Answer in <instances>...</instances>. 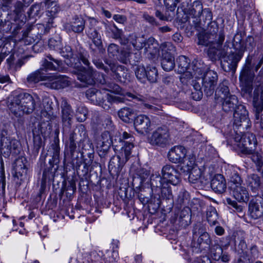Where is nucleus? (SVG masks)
Masks as SVG:
<instances>
[{
    "label": "nucleus",
    "instance_id": "6e6552de",
    "mask_svg": "<svg viewBox=\"0 0 263 263\" xmlns=\"http://www.w3.org/2000/svg\"><path fill=\"white\" fill-rule=\"evenodd\" d=\"M27 80L28 82H39L40 81H49L53 82H69L68 77L61 75L58 73H46L44 69H39L29 74Z\"/></svg>",
    "mask_w": 263,
    "mask_h": 263
},
{
    "label": "nucleus",
    "instance_id": "680f3d73",
    "mask_svg": "<svg viewBox=\"0 0 263 263\" xmlns=\"http://www.w3.org/2000/svg\"><path fill=\"white\" fill-rule=\"evenodd\" d=\"M250 252L251 260L257 258L260 255V251L257 246L255 245L252 244L250 246Z\"/></svg>",
    "mask_w": 263,
    "mask_h": 263
},
{
    "label": "nucleus",
    "instance_id": "bf43d9fd",
    "mask_svg": "<svg viewBox=\"0 0 263 263\" xmlns=\"http://www.w3.org/2000/svg\"><path fill=\"white\" fill-rule=\"evenodd\" d=\"M48 46L50 49L59 51L61 49V41L60 40H56L54 39H50L48 41Z\"/></svg>",
    "mask_w": 263,
    "mask_h": 263
},
{
    "label": "nucleus",
    "instance_id": "2f4dec72",
    "mask_svg": "<svg viewBox=\"0 0 263 263\" xmlns=\"http://www.w3.org/2000/svg\"><path fill=\"white\" fill-rule=\"evenodd\" d=\"M46 57L50 61L45 59L43 60L42 65L45 68L52 70H59L62 68L63 62L61 60L54 59L51 54L47 55Z\"/></svg>",
    "mask_w": 263,
    "mask_h": 263
},
{
    "label": "nucleus",
    "instance_id": "1a4fd4ad",
    "mask_svg": "<svg viewBox=\"0 0 263 263\" xmlns=\"http://www.w3.org/2000/svg\"><path fill=\"white\" fill-rule=\"evenodd\" d=\"M237 145L243 154H251L257 145V140L255 136L252 133H247L242 136L238 134L234 138Z\"/></svg>",
    "mask_w": 263,
    "mask_h": 263
},
{
    "label": "nucleus",
    "instance_id": "2eb2a0df",
    "mask_svg": "<svg viewBox=\"0 0 263 263\" xmlns=\"http://www.w3.org/2000/svg\"><path fill=\"white\" fill-rule=\"evenodd\" d=\"M177 71L181 74L180 79L181 82L188 81L192 76L191 69L190 67V60L185 56H179L177 59Z\"/></svg>",
    "mask_w": 263,
    "mask_h": 263
},
{
    "label": "nucleus",
    "instance_id": "a18cd8bd",
    "mask_svg": "<svg viewBox=\"0 0 263 263\" xmlns=\"http://www.w3.org/2000/svg\"><path fill=\"white\" fill-rule=\"evenodd\" d=\"M253 149L252 153L251 154H245L250 155L252 161L255 164L257 170H259L263 166V157L261 154L258 152H254Z\"/></svg>",
    "mask_w": 263,
    "mask_h": 263
},
{
    "label": "nucleus",
    "instance_id": "f03ea898",
    "mask_svg": "<svg viewBox=\"0 0 263 263\" xmlns=\"http://www.w3.org/2000/svg\"><path fill=\"white\" fill-rule=\"evenodd\" d=\"M88 57L86 51L80 47L78 54L67 59L65 63L76 69L74 74L81 82H87L91 79L92 82H104V75L90 66Z\"/></svg>",
    "mask_w": 263,
    "mask_h": 263
},
{
    "label": "nucleus",
    "instance_id": "6ab92c4d",
    "mask_svg": "<svg viewBox=\"0 0 263 263\" xmlns=\"http://www.w3.org/2000/svg\"><path fill=\"white\" fill-rule=\"evenodd\" d=\"M249 210L251 217L257 219L263 215V199L260 197L253 199L249 205Z\"/></svg>",
    "mask_w": 263,
    "mask_h": 263
},
{
    "label": "nucleus",
    "instance_id": "473e14b6",
    "mask_svg": "<svg viewBox=\"0 0 263 263\" xmlns=\"http://www.w3.org/2000/svg\"><path fill=\"white\" fill-rule=\"evenodd\" d=\"M237 103V97L235 95H231L225 97L221 102H218V103H221L222 109L225 112L234 110Z\"/></svg>",
    "mask_w": 263,
    "mask_h": 263
},
{
    "label": "nucleus",
    "instance_id": "5701e85b",
    "mask_svg": "<svg viewBox=\"0 0 263 263\" xmlns=\"http://www.w3.org/2000/svg\"><path fill=\"white\" fill-rule=\"evenodd\" d=\"M211 186L212 190L217 193H222L227 189V183L223 176L217 174L214 176L211 182Z\"/></svg>",
    "mask_w": 263,
    "mask_h": 263
},
{
    "label": "nucleus",
    "instance_id": "dca6fc26",
    "mask_svg": "<svg viewBox=\"0 0 263 263\" xmlns=\"http://www.w3.org/2000/svg\"><path fill=\"white\" fill-rule=\"evenodd\" d=\"M187 151L181 145L175 146L168 152L167 154L170 161L174 163H182L184 162Z\"/></svg>",
    "mask_w": 263,
    "mask_h": 263
},
{
    "label": "nucleus",
    "instance_id": "0e129e2a",
    "mask_svg": "<svg viewBox=\"0 0 263 263\" xmlns=\"http://www.w3.org/2000/svg\"><path fill=\"white\" fill-rule=\"evenodd\" d=\"M142 17L145 21L153 26H158L159 25V23L157 21L155 18L147 13H144L143 14Z\"/></svg>",
    "mask_w": 263,
    "mask_h": 263
},
{
    "label": "nucleus",
    "instance_id": "9d476101",
    "mask_svg": "<svg viewBox=\"0 0 263 263\" xmlns=\"http://www.w3.org/2000/svg\"><path fill=\"white\" fill-rule=\"evenodd\" d=\"M171 136L168 128L165 126L157 127L148 138L149 143L153 146L164 147L169 144Z\"/></svg>",
    "mask_w": 263,
    "mask_h": 263
},
{
    "label": "nucleus",
    "instance_id": "a211bd4d",
    "mask_svg": "<svg viewBox=\"0 0 263 263\" xmlns=\"http://www.w3.org/2000/svg\"><path fill=\"white\" fill-rule=\"evenodd\" d=\"M234 125L239 127L244 125L247 127L249 122L248 112L243 105H239L233 114Z\"/></svg>",
    "mask_w": 263,
    "mask_h": 263
},
{
    "label": "nucleus",
    "instance_id": "49530a36",
    "mask_svg": "<svg viewBox=\"0 0 263 263\" xmlns=\"http://www.w3.org/2000/svg\"><path fill=\"white\" fill-rule=\"evenodd\" d=\"M146 79L149 82H157L160 80L157 70L155 67H147Z\"/></svg>",
    "mask_w": 263,
    "mask_h": 263
},
{
    "label": "nucleus",
    "instance_id": "9b49d317",
    "mask_svg": "<svg viewBox=\"0 0 263 263\" xmlns=\"http://www.w3.org/2000/svg\"><path fill=\"white\" fill-rule=\"evenodd\" d=\"M235 245V250L238 257V263H249L251 260L250 246H247L245 239L243 238H236Z\"/></svg>",
    "mask_w": 263,
    "mask_h": 263
},
{
    "label": "nucleus",
    "instance_id": "58836bf2",
    "mask_svg": "<svg viewBox=\"0 0 263 263\" xmlns=\"http://www.w3.org/2000/svg\"><path fill=\"white\" fill-rule=\"evenodd\" d=\"M175 65L174 55L164 54L161 59V66L162 68L167 71L173 69Z\"/></svg>",
    "mask_w": 263,
    "mask_h": 263
},
{
    "label": "nucleus",
    "instance_id": "412c9836",
    "mask_svg": "<svg viewBox=\"0 0 263 263\" xmlns=\"http://www.w3.org/2000/svg\"><path fill=\"white\" fill-rule=\"evenodd\" d=\"M231 193L239 202H247L249 199V194L246 187L241 185L230 186Z\"/></svg>",
    "mask_w": 263,
    "mask_h": 263
},
{
    "label": "nucleus",
    "instance_id": "0eeeda50",
    "mask_svg": "<svg viewBox=\"0 0 263 263\" xmlns=\"http://www.w3.org/2000/svg\"><path fill=\"white\" fill-rule=\"evenodd\" d=\"M52 125L49 121L34 122L32 126L34 148L39 151L42 144V139L48 137L52 130Z\"/></svg>",
    "mask_w": 263,
    "mask_h": 263
},
{
    "label": "nucleus",
    "instance_id": "a19ab883",
    "mask_svg": "<svg viewBox=\"0 0 263 263\" xmlns=\"http://www.w3.org/2000/svg\"><path fill=\"white\" fill-rule=\"evenodd\" d=\"M218 214L216 209L213 206H210L206 212V219L211 226H215L218 223Z\"/></svg>",
    "mask_w": 263,
    "mask_h": 263
},
{
    "label": "nucleus",
    "instance_id": "aec40b11",
    "mask_svg": "<svg viewBox=\"0 0 263 263\" xmlns=\"http://www.w3.org/2000/svg\"><path fill=\"white\" fill-rule=\"evenodd\" d=\"M89 23L90 25L86 30V34L92 40L94 45L98 48H100L102 46L101 36L98 31L93 28L96 21L93 18L91 19Z\"/></svg>",
    "mask_w": 263,
    "mask_h": 263
},
{
    "label": "nucleus",
    "instance_id": "e433bc0d",
    "mask_svg": "<svg viewBox=\"0 0 263 263\" xmlns=\"http://www.w3.org/2000/svg\"><path fill=\"white\" fill-rule=\"evenodd\" d=\"M190 163H187L186 165L188 167L187 171H190L189 179L190 181L195 183L201 177V173L200 170L197 166L194 167L195 161L194 160L189 161Z\"/></svg>",
    "mask_w": 263,
    "mask_h": 263
},
{
    "label": "nucleus",
    "instance_id": "7ed1b4c3",
    "mask_svg": "<svg viewBox=\"0 0 263 263\" xmlns=\"http://www.w3.org/2000/svg\"><path fill=\"white\" fill-rule=\"evenodd\" d=\"M121 147L119 153L111 157L108 164L110 174L119 175L125 163L129 158L132 149L134 147V137L126 132L123 133L119 139Z\"/></svg>",
    "mask_w": 263,
    "mask_h": 263
},
{
    "label": "nucleus",
    "instance_id": "f704fd0d",
    "mask_svg": "<svg viewBox=\"0 0 263 263\" xmlns=\"http://www.w3.org/2000/svg\"><path fill=\"white\" fill-rule=\"evenodd\" d=\"M61 108L62 109L63 122L65 125L67 124L68 126H70V122L72 117V111L70 106L68 104V102L65 99H62Z\"/></svg>",
    "mask_w": 263,
    "mask_h": 263
},
{
    "label": "nucleus",
    "instance_id": "864d4df0",
    "mask_svg": "<svg viewBox=\"0 0 263 263\" xmlns=\"http://www.w3.org/2000/svg\"><path fill=\"white\" fill-rule=\"evenodd\" d=\"M230 181L231 186H233V185L237 186L241 185L242 183V180L239 175L235 172H232L231 173V175L230 176Z\"/></svg>",
    "mask_w": 263,
    "mask_h": 263
},
{
    "label": "nucleus",
    "instance_id": "f257e3e1",
    "mask_svg": "<svg viewBox=\"0 0 263 263\" xmlns=\"http://www.w3.org/2000/svg\"><path fill=\"white\" fill-rule=\"evenodd\" d=\"M237 35H235L234 39V46L238 50V52H232L230 53L227 57H226L227 52L225 49H221V46L224 40L225 36L223 31H220L218 34V39L216 42L212 44L207 50L208 56L212 62H215L221 58H225L222 65L225 71H231L233 73L235 72L237 67L238 63L242 58L245 47L242 43L240 39H238L240 42L236 41Z\"/></svg>",
    "mask_w": 263,
    "mask_h": 263
},
{
    "label": "nucleus",
    "instance_id": "052dcab7",
    "mask_svg": "<svg viewBox=\"0 0 263 263\" xmlns=\"http://www.w3.org/2000/svg\"><path fill=\"white\" fill-rule=\"evenodd\" d=\"M59 51L62 55L67 59L74 55L71 47L69 45H66L63 48L61 47V49Z\"/></svg>",
    "mask_w": 263,
    "mask_h": 263
},
{
    "label": "nucleus",
    "instance_id": "c03bdc74",
    "mask_svg": "<svg viewBox=\"0 0 263 263\" xmlns=\"http://www.w3.org/2000/svg\"><path fill=\"white\" fill-rule=\"evenodd\" d=\"M168 184L167 182H164L163 185L158 189L156 192L158 194L160 192L161 197L163 199H170L172 197L171 189Z\"/></svg>",
    "mask_w": 263,
    "mask_h": 263
},
{
    "label": "nucleus",
    "instance_id": "cd10ccee",
    "mask_svg": "<svg viewBox=\"0 0 263 263\" xmlns=\"http://www.w3.org/2000/svg\"><path fill=\"white\" fill-rule=\"evenodd\" d=\"M246 184L254 195H256L260 189L261 179L257 174H250L247 176Z\"/></svg>",
    "mask_w": 263,
    "mask_h": 263
},
{
    "label": "nucleus",
    "instance_id": "f3484780",
    "mask_svg": "<svg viewBox=\"0 0 263 263\" xmlns=\"http://www.w3.org/2000/svg\"><path fill=\"white\" fill-rule=\"evenodd\" d=\"M134 126L139 133L142 135L146 134L151 129V120L145 115H138L134 120Z\"/></svg>",
    "mask_w": 263,
    "mask_h": 263
},
{
    "label": "nucleus",
    "instance_id": "c9c22d12",
    "mask_svg": "<svg viewBox=\"0 0 263 263\" xmlns=\"http://www.w3.org/2000/svg\"><path fill=\"white\" fill-rule=\"evenodd\" d=\"M231 95L229 87L225 85L224 83H219L218 86L215 90V99L217 103L221 102L222 100Z\"/></svg>",
    "mask_w": 263,
    "mask_h": 263
},
{
    "label": "nucleus",
    "instance_id": "4468645a",
    "mask_svg": "<svg viewBox=\"0 0 263 263\" xmlns=\"http://www.w3.org/2000/svg\"><path fill=\"white\" fill-rule=\"evenodd\" d=\"M112 144L110 135L108 132H103L96 141V147L99 156L105 158L108 153Z\"/></svg>",
    "mask_w": 263,
    "mask_h": 263
},
{
    "label": "nucleus",
    "instance_id": "de8ad7c7",
    "mask_svg": "<svg viewBox=\"0 0 263 263\" xmlns=\"http://www.w3.org/2000/svg\"><path fill=\"white\" fill-rule=\"evenodd\" d=\"M88 111L87 108L83 106H79L76 110V117L80 122L85 121L87 119Z\"/></svg>",
    "mask_w": 263,
    "mask_h": 263
},
{
    "label": "nucleus",
    "instance_id": "39448f33",
    "mask_svg": "<svg viewBox=\"0 0 263 263\" xmlns=\"http://www.w3.org/2000/svg\"><path fill=\"white\" fill-rule=\"evenodd\" d=\"M211 240L205 228L201 224H196L193 230L192 248L193 252L199 253L210 247Z\"/></svg>",
    "mask_w": 263,
    "mask_h": 263
},
{
    "label": "nucleus",
    "instance_id": "8fccbe9b",
    "mask_svg": "<svg viewBox=\"0 0 263 263\" xmlns=\"http://www.w3.org/2000/svg\"><path fill=\"white\" fill-rule=\"evenodd\" d=\"M191 71L192 76L191 79H194L193 80V82L200 80V79H201L202 81H203L204 73L202 72L201 68L197 67L195 65H193L192 67Z\"/></svg>",
    "mask_w": 263,
    "mask_h": 263
},
{
    "label": "nucleus",
    "instance_id": "a878e982",
    "mask_svg": "<svg viewBox=\"0 0 263 263\" xmlns=\"http://www.w3.org/2000/svg\"><path fill=\"white\" fill-rule=\"evenodd\" d=\"M255 77L254 72L252 69L251 62L247 61L240 74V82H253Z\"/></svg>",
    "mask_w": 263,
    "mask_h": 263
},
{
    "label": "nucleus",
    "instance_id": "393cba45",
    "mask_svg": "<svg viewBox=\"0 0 263 263\" xmlns=\"http://www.w3.org/2000/svg\"><path fill=\"white\" fill-rule=\"evenodd\" d=\"M253 104L259 111L263 110V83L260 84L254 90Z\"/></svg>",
    "mask_w": 263,
    "mask_h": 263
},
{
    "label": "nucleus",
    "instance_id": "72a5a7b5",
    "mask_svg": "<svg viewBox=\"0 0 263 263\" xmlns=\"http://www.w3.org/2000/svg\"><path fill=\"white\" fill-rule=\"evenodd\" d=\"M109 31L111 33V37L116 40H118L120 43L122 45H127V37L124 35L123 31L122 29H119L117 26L113 23L112 25H110L108 26Z\"/></svg>",
    "mask_w": 263,
    "mask_h": 263
},
{
    "label": "nucleus",
    "instance_id": "5fc2aeb1",
    "mask_svg": "<svg viewBox=\"0 0 263 263\" xmlns=\"http://www.w3.org/2000/svg\"><path fill=\"white\" fill-rule=\"evenodd\" d=\"M133 53L128 49H123L121 53V61L123 63H132L133 59Z\"/></svg>",
    "mask_w": 263,
    "mask_h": 263
},
{
    "label": "nucleus",
    "instance_id": "6e6d98bb",
    "mask_svg": "<svg viewBox=\"0 0 263 263\" xmlns=\"http://www.w3.org/2000/svg\"><path fill=\"white\" fill-rule=\"evenodd\" d=\"M79 148L81 147L83 151L92 152L93 145L92 143L88 139H81L80 140Z\"/></svg>",
    "mask_w": 263,
    "mask_h": 263
},
{
    "label": "nucleus",
    "instance_id": "69168bd1",
    "mask_svg": "<svg viewBox=\"0 0 263 263\" xmlns=\"http://www.w3.org/2000/svg\"><path fill=\"white\" fill-rule=\"evenodd\" d=\"M119 50V47L115 44H110L107 49L108 54L110 57H114L116 55Z\"/></svg>",
    "mask_w": 263,
    "mask_h": 263
},
{
    "label": "nucleus",
    "instance_id": "7c9ffc66",
    "mask_svg": "<svg viewBox=\"0 0 263 263\" xmlns=\"http://www.w3.org/2000/svg\"><path fill=\"white\" fill-rule=\"evenodd\" d=\"M17 141L11 140L7 137H3L1 141V148L5 154L9 155L12 149H16L17 147Z\"/></svg>",
    "mask_w": 263,
    "mask_h": 263
},
{
    "label": "nucleus",
    "instance_id": "3c124183",
    "mask_svg": "<svg viewBox=\"0 0 263 263\" xmlns=\"http://www.w3.org/2000/svg\"><path fill=\"white\" fill-rule=\"evenodd\" d=\"M217 80V73L210 70L204 73L202 82H216Z\"/></svg>",
    "mask_w": 263,
    "mask_h": 263
},
{
    "label": "nucleus",
    "instance_id": "13d9d810",
    "mask_svg": "<svg viewBox=\"0 0 263 263\" xmlns=\"http://www.w3.org/2000/svg\"><path fill=\"white\" fill-rule=\"evenodd\" d=\"M223 253V250L219 245L214 247L211 250L212 256L214 260H219Z\"/></svg>",
    "mask_w": 263,
    "mask_h": 263
},
{
    "label": "nucleus",
    "instance_id": "4c0bfd02",
    "mask_svg": "<svg viewBox=\"0 0 263 263\" xmlns=\"http://www.w3.org/2000/svg\"><path fill=\"white\" fill-rule=\"evenodd\" d=\"M134 114V110L129 107L122 108L118 113L119 117L126 123H130L133 121Z\"/></svg>",
    "mask_w": 263,
    "mask_h": 263
},
{
    "label": "nucleus",
    "instance_id": "ddd939ff",
    "mask_svg": "<svg viewBox=\"0 0 263 263\" xmlns=\"http://www.w3.org/2000/svg\"><path fill=\"white\" fill-rule=\"evenodd\" d=\"M161 175L164 181L173 185H176L180 182V174L173 165H164L162 168Z\"/></svg>",
    "mask_w": 263,
    "mask_h": 263
},
{
    "label": "nucleus",
    "instance_id": "338daca9",
    "mask_svg": "<svg viewBox=\"0 0 263 263\" xmlns=\"http://www.w3.org/2000/svg\"><path fill=\"white\" fill-rule=\"evenodd\" d=\"M225 201L228 205L234 208L236 210V211H237V212H241L242 211V206L238 205V204L237 203V202L235 201L232 200L230 198H227L226 199Z\"/></svg>",
    "mask_w": 263,
    "mask_h": 263
},
{
    "label": "nucleus",
    "instance_id": "bb28decb",
    "mask_svg": "<svg viewBox=\"0 0 263 263\" xmlns=\"http://www.w3.org/2000/svg\"><path fill=\"white\" fill-rule=\"evenodd\" d=\"M26 162L27 160L25 158L19 157L16 159L14 163V170L15 171V176L21 180L27 174Z\"/></svg>",
    "mask_w": 263,
    "mask_h": 263
},
{
    "label": "nucleus",
    "instance_id": "f8f14e48",
    "mask_svg": "<svg viewBox=\"0 0 263 263\" xmlns=\"http://www.w3.org/2000/svg\"><path fill=\"white\" fill-rule=\"evenodd\" d=\"M193 86L192 89L191 97L193 99L196 101L200 100L203 96V89L205 94L207 96H212L215 90V85L214 83H191Z\"/></svg>",
    "mask_w": 263,
    "mask_h": 263
},
{
    "label": "nucleus",
    "instance_id": "e2e57ef3",
    "mask_svg": "<svg viewBox=\"0 0 263 263\" xmlns=\"http://www.w3.org/2000/svg\"><path fill=\"white\" fill-rule=\"evenodd\" d=\"M44 85L49 88L59 90L69 86V83H44Z\"/></svg>",
    "mask_w": 263,
    "mask_h": 263
},
{
    "label": "nucleus",
    "instance_id": "79ce46f5",
    "mask_svg": "<svg viewBox=\"0 0 263 263\" xmlns=\"http://www.w3.org/2000/svg\"><path fill=\"white\" fill-rule=\"evenodd\" d=\"M203 6L199 1H195L193 2L192 8L189 10V13L193 17L199 18L203 12Z\"/></svg>",
    "mask_w": 263,
    "mask_h": 263
},
{
    "label": "nucleus",
    "instance_id": "b1692460",
    "mask_svg": "<svg viewBox=\"0 0 263 263\" xmlns=\"http://www.w3.org/2000/svg\"><path fill=\"white\" fill-rule=\"evenodd\" d=\"M144 50L148 53V58L154 59L159 52V46L158 42L154 37H150L146 39Z\"/></svg>",
    "mask_w": 263,
    "mask_h": 263
},
{
    "label": "nucleus",
    "instance_id": "ea45409f",
    "mask_svg": "<svg viewBox=\"0 0 263 263\" xmlns=\"http://www.w3.org/2000/svg\"><path fill=\"white\" fill-rule=\"evenodd\" d=\"M165 182L163 180V178L161 176L158 172L153 174L151 177V185L153 191L157 192V190L159 189L163 183Z\"/></svg>",
    "mask_w": 263,
    "mask_h": 263
},
{
    "label": "nucleus",
    "instance_id": "4d7b16f0",
    "mask_svg": "<svg viewBox=\"0 0 263 263\" xmlns=\"http://www.w3.org/2000/svg\"><path fill=\"white\" fill-rule=\"evenodd\" d=\"M135 74L139 81L144 82L146 80V70L144 67H138L135 71Z\"/></svg>",
    "mask_w": 263,
    "mask_h": 263
},
{
    "label": "nucleus",
    "instance_id": "603ef678",
    "mask_svg": "<svg viewBox=\"0 0 263 263\" xmlns=\"http://www.w3.org/2000/svg\"><path fill=\"white\" fill-rule=\"evenodd\" d=\"M136 175L140 178V184L141 185L149 176L150 171L145 168H140L137 170Z\"/></svg>",
    "mask_w": 263,
    "mask_h": 263
},
{
    "label": "nucleus",
    "instance_id": "774afa93",
    "mask_svg": "<svg viewBox=\"0 0 263 263\" xmlns=\"http://www.w3.org/2000/svg\"><path fill=\"white\" fill-rule=\"evenodd\" d=\"M252 83H240L242 91L245 93L250 95L253 89Z\"/></svg>",
    "mask_w": 263,
    "mask_h": 263
},
{
    "label": "nucleus",
    "instance_id": "423d86ee",
    "mask_svg": "<svg viewBox=\"0 0 263 263\" xmlns=\"http://www.w3.org/2000/svg\"><path fill=\"white\" fill-rule=\"evenodd\" d=\"M86 95L88 98H90L93 101L96 99L98 104L105 109H109L112 103H121L124 101V97L111 94H106L104 97H102L101 92L94 88L87 90Z\"/></svg>",
    "mask_w": 263,
    "mask_h": 263
},
{
    "label": "nucleus",
    "instance_id": "37998d69",
    "mask_svg": "<svg viewBox=\"0 0 263 263\" xmlns=\"http://www.w3.org/2000/svg\"><path fill=\"white\" fill-rule=\"evenodd\" d=\"M109 90L116 94H119L122 96H127L132 98H136V97L132 93L125 92L121 87L116 83H109Z\"/></svg>",
    "mask_w": 263,
    "mask_h": 263
},
{
    "label": "nucleus",
    "instance_id": "4be33fe9",
    "mask_svg": "<svg viewBox=\"0 0 263 263\" xmlns=\"http://www.w3.org/2000/svg\"><path fill=\"white\" fill-rule=\"evenodd\" d=\"M146 38L144 35L132 33L127 37V45L129 43L137 50H140L145 46Z\"/></svg>",
    "mask_w": 263,
    "mask_h": 263
},
{
    "label": "nucleus",
    "instance_id": "09e8293b",
    "mask_svg": "<svg viewBox=\"0 0 263 263\" xmlns=\"http://www.w3.org/2000/svg\"><path fill=\"white\" fill-rule=\"evenodd\" d=\"M162 57L164 54L174 55L173 53L175 51V47L170 42L164 43L161 45Z\"/></svg>",
    "mask_w": 263,
    "mask_h": 263
},
{
    "label": "nucleus",
    "instance_id": "c756f323",
    "mask_svg": "<svg viewBox=\"0 0 263 263\" xmlns=\"http://www.w3.org/2000/svg\"><path fill=\"white\" fill-rule=\"evenodd\" d=\"M104 61L106 65H105L99 59H92V63L98 69L104 70L106 73H108L109 70L112 72H115L116 71L117 67L114 62L107 59H105Z\"/></svg>",
    "mask_w": 263,
    "mask_h": 263
},
{
    "label": "nucleus",
    "instance_id": "c85d7f7f",
    "mask_svg": "<svg viewBox=\"0 0 263 263\" xmlns=\"http://www.w3.org/2000/svg\"><path fill=\"white\" fill-rule=\"evenodd\" d=\"M71 30L74 33H82L85 27V20L81 15H74L70 21Z\"/></svg>",
    "mask_w": 263,
    "mask_h": 263
},
{
    "label": "nucleus",
    "instance_id": "20e7f679",
    "mask_svg": "<svg viewBox=\"0 0 263 263\" xmlns=\"http://www.w3.org/2000/svg\"><path fill=\"white\" fill-rule=\"evenodd\" d=\"M7 106L11 112L16 117L24 114H30L35 109V100L28 93L13 92L7 99Z\"/></svg>",
    "mask_w": 263,
    "mask_h": 263
}]
</instances>
